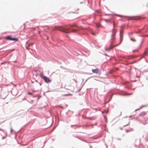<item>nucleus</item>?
I'll list each match as a JSON object with an SVG mask.
<instances>
[{"label":"nucleus","instance_id":"1a4fd4ad","mask_svg":"<svg viewBox=\"0 0 148 148\" xmlns=\"http://www.w3.org/2000/svg\"><path fill=\"white\" fill-rule=\"evenodd\" d=\"M0 130L1 131H3V130L2 129H0Z\"/></svg>","mask_w":148,"mask_h":148},{"label":"nucleus","instance_id":"20e7f679","mask_svg":"<svg viewBox=\"0 0 148 148\" xmlns=\"http://www.w3.org/2000/svg\"><path fill=\"white\" fill-rule=\"evenodd\" d=\"M92 71L93 73H98L99 72V70L98 69H92Z\"/></svg>","mask_w":148,"mask_h":148},{"label":"nucleus","instance_id":"f257e3e1","mask_svg":"<svg viewBox=\"0 0 148 148\" xmlns=\"http://www.w3.org/2000/svg\"><path fill=\"white\" fill-rule=\"evenodd\" d=\"M75 26V25H73L71 26V28H64L62 26H55L53 28L52 30H60L62 32H64L65 33H69L71 32H75L77 31V29H73L72 28L73 27Z\"/></svg>","mask_w":148,"mask_h":148},{"label":"nucleus","instance_id":"6e6552de","mask_svg":"<svg viewBox=\"0 0 148 148\" xmlns=\"http://www.w3.org/2000/svg\"><path fill=\"white\" fill-rule=\"evenodd\" d=\"M113 27H114V28H113V32H114V23Z\"/></svg>","mask_w":148,"mask_h":148},{"label":"nucleus","instance_id":"9b49d317","mask_svg":"<svg viewBox=\"0 0 148 148\" xmlns=\"http://www.w3.org/2000/svg\"><path fill=\"white\" fill-rule=\"evenodd\" d=\"M47 39H48V37L47 36Z\"/></svg>","mask_w":148,"mask_h":148},{"label":"nucleus","instance_id":"7ed1b4c3","mask_svg":"<svg viewBox=\"0 0 148 148\" xmlns=\"http://www.w3.org/2000/svg\"><path fill=\"white\" fill-rule=\"evenodd\" d=\"M6 39L8 40H18V38H12L10 36H8L7 37Z\"/></svg>","mask_w":148,"mask_h":148},{"label":"nucleus","instance_id":"f03ea898","mask_svg":"<svg viewBox=\"0 0 148 148\" xmlns=\"http://www.w3.org/2000/svg\"><path fill=\"white\" fill-rule=\"evenodd\" d=\"M41 77L43 79L45 82L47 83H50L51 82V80L48 77H47L45 76H41Z\"/></svg>","mask_w":148,"mask_h":148},{"label":"nucleus","instance_id":"4468645a","mask_svg":"<svg viewBox=\"0 0 148 148\" xmlns=\"http://www.w3.org/2000/svg\"><path fill=\"white\" fill-rule=\"evenodd\" d=\"M132 95V94H130V95Z\"/></svg>","mask_w":148,"mask_h":148},{"label":"nucleus","instance_id":"0eeeda50","mask_svg":"<svg viewBox=\"0 0 148 148\" xmlns=\"http://www.w3.org/2000/svg\"><path fill=\"white\" fill-rule=\"evenodd\" d=\"M104 20L106 21V22H109L110 21V20H108V19H104Z\"/></svg>","mask_w":148,"mask_h":148},{"label":"nucleus","instance_id":"ddd939ff","mask_svg":"<svg viewBox=\"0 0 148 148\" xmlns=\"http://www.w3.org/2000/svg\"><path fill=\"white\" fill-rule=\"evenodd\" d=\"M129 123H128V124L126 125H128L129 124Z\"/></svg>","mask_w":148,"mask_h":148},{"label":"nucleus","instance_id":"f8f14e48","mask_svg":"<svg viewBox=\"0 0 148 148\" xmlns=\"http://www.w3.org/2000/svg\"><path fill=\"white\" fill-rule=\"evenodd\" d=\"M92 34L93 35H95L94 34V33H92Z\"/></svg>","mask_w":148,"mask_h":148},{"label":"nucleus","instance_id":"9d476101","mask_svg":"<svg viewBox=\"0 0 148 148\" xmlns=\"http://www.w3.org/2000/svg\"><path fill=\"white\" fill-rule=\"evenodd\" d=\"M144 54H147V53H146V52H144Z\"/></svg>","mask_w":148,"mask_h":148},{"label":"nucleus","instance_id":"39448f33","mask_svg":"<svg viewBox=\"0 0 148 148\" xmlns=\"http://www.w3.org/2000/svg\"><path fill=\"white\" fill-rule=\"evenodd\" d=\"M146 114V113L145 112H141L139 115L140 116H144Z\"/></svg>","mask_w":148,"mask_h":148},{"label":"nucleus","instance_id":"423d86ee","mask_svg":"<svg viewBox=\"0 0 148 148\" xmlns=\"http://www.w3.org/2000/svg\"><path fill=\"white\" fill-rule=\"evenodd\" d=\"M132 130H133L132 129H131H131H129L128 130H126V132H130L131 131H132Z\"/></svg>","mask_w":148,"mask_h":148}]
</instances>
